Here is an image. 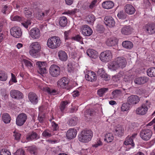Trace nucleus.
Here are the masks:
<instances>
[{
  "label": "nucleus",
  "instance_id": "53",
  "mask_svg": "<svg viewBox=\"0 0 155 155\" xmlns=\"http://www.w3.org/2000/svg\"><path fill=\"white\" fill-rule=\"evenodd\" d=\"M23 62L24 63L25 66L28 68H31L32 66V63L28 60L23 59Z\"/></svg>",
  "mask_w": 155,
  "mask_h": 155
},
{
  "label": "nucleus",
  "instance_id": "57",
  "mask_svg": "<svg viewBox=\"0 0 155 155\" xmlns=\"http://www.w3.org/2000/svg\"><path fill=\"white\" fill-rule=\"evenodd\" d=\"M13 133V136L15 137V139L17 140H19L20 139L21 134L15 131Z\"/></svg>",
  "mask_w": 155,
  "mask_h": 155
},
{
  "label": "nucleus",
  "instance_id": "35",
  "mask_svg": "<svg viewBox=\"0 0 155 155\" xmlns=\"http://www.w3.org/2000/svg\"><path fill=\"white\" fill-rule=\"evenodd\" d=\"M78 118L75 117L70 119L68 122V124L70 126H74L76 125L78 121Z\"/></svg>",
  "mask_w": 155,
  "mask_h": 155
},
{
  "label": "nucleus",
  "instance_id": "33",
  "mask_svg": "<svg viewBox=\"0 0 155 155\" xmlns=\"http://www.w3.org/2000/svg\"><path fill=\"white\" fill-rule=\"evenodd\" d=\"M148 110L147 107H139L136 110L137 114L143 115L145 114Z\"/></svg>",
  "mask_w": 155,
  "mask_h": 155
},
{
  "label": "nucleus",
  "instance_id": "25",
  "mask_svg": "<svg viewBox=\"0 0 155 155\" xmlns=\"http://www.w3.org/2000/svg\"><path fill=\"white\" fill-rule=\"evenodd\" d=\"M77 131L76 129L73 128L70 129L66 133V137L68 139L71 140L74 138L76 136Z\"/></svg>",
  "mask_w": 155,
  "mask_h": 155
},
{
  "label": "nucleus",
  "instance_id": "27",
  "mask_svg": "<svg viewBox=\"0 0 155 155\" xmlns=\"http://www.w3.org/2000/svg\"><path fill=\"white\" fill-rule=\"evenodd\" d=\"M58 54L59 59L61 61H65L67 60L68 55L64 51L62 50L59 51Z\"/></svg>",
  "mask_w": 155,
  "mask_h": 155
},
{
  "label": "nucleus",
  "instance_id": "18",
  "mask_svg": "<svg viewBox=\"0 0 155 155\" xmlns=\"http://www.w3.org/2000/svg\"><path fill=\"white\" fill-rule=\"evenodd\" d=\"M11 97L17 100L22 99L23 95L20 91L15 90H12L10 92Z\"/></svg>",
  "mask_w": 155,
  "mask_h": 155
},
{
  "label": "nucleus",
  "instance_id": "52",
  "mask_svg": "<svg viewBox=\"0 0 155 155\" xmlns=\"http://www.w3.org/2000/svg\"><path fill=\"white\" fill-rule=\"evenodd\" d=\"M72 39H73L75 41H79L80 42H81V44L83 43V42L82 41V38L80 35H78L74 37H73L72 38Z\"/></svg>",
  "mask_w": 155,
  "mask_h": 155
},
{
  "label": "nucleus",
  "instance_id": "42",
  "mask_svg": "<svg viewBox=\"0 0 155 155\" xmlns=\"http://www.w3.org/2000/svg\"><path fill=\"white\" fill-rule=\"evenodd\" d=\"M108 90L107 88H102L98 89L97 91V94L100 97H103L104 94Z\"/></svg>",
  "mask_w": 155,
  "mask_h": 155
},
{
  "label": "nucleus",
  "instance_id": "21",
  "mask_svg": "<svg viewBox=\"0 0 155 155\" xmlns=\"http://www.w3.org/2000/svg\"><path fill=\"white\" fill-rule=\"evenodd\" d=\"M124 132V128L119 125H118L115 127L113 131L115 135L119 137H120L123 135Z\"/></svg>",
  "mask_w": 155,
  "mask_h": 155
},
{
  "label": "nucleus",
  "instance_id": "49",
  "mask_svg": "<svg viewBox=\"0 0 155 155\" xmlns=\"http://www.w3.org/2000/svg\"><path fill=\"white\" fill-rule=\"evenodd\" d=\"M117 16L119 19H125L127 17L126 14L123 11H120L119 12Z\"/></svg>",
  "mask_w": 155,
  "mask_h": 155
},
{
  "label": "nucleus",
  "instance_id": "36",
  "mask_svg": "<svg viewBox=\"0 0 155 155\" xmlns=\"http://www.w3.org/2000/svg\"><path fill=\"white\" fill-rule=\"evenodd\" d=\"M114 139V137L113 134L110 133H107L105 135L104 140L106 141L107 143L111 142Z\"/></svg>",
  "mask_w": 155,
  "mask_h": 155
},
{
  "label": "nucleus",
  "instance_id": "44",
  "mask_svg": "<svg viewBox=\"0 0 155 155\" xmlns=\"http://www.w3.org/2000/svg\"><path fill=\"white\" fill-rule=\"evenodd\" d=\"M8 77V75L6 73L3 71H0V81H5L7 80Z\"/></svg>",
  "mask_w": 155,
  "mask_h": 155
},
{
  "label": "nucleus",
  "instance_id": "26",
  "mask_svg": "<svg viewBox=\"0 0 155 155\" xmlns=\"http://www.w3.org/2000/svg\"><path fill=\"white\" fill-rule=\"evenodd\" d=\"M124 9L125 12L129 15H133L135 12V8L130 4H126L124 6Z\"/></svg>",
  "mask_w": 155,
  "mask_h": 155
},
{
  "label": "nucleus",
  "instance_id": "54",
  "mask_svg": "<svg viewBox=\"0 0 155 155\" xmlns=\"http://www.w3.org/2000/svg\"><path fill=\"white\" fill-rule=\"evenodd\" d=\"M0 155H11L10 152L5 149H2L0 152Z\"/></svg>",
  "mask_w": 155,
  "mask_h": 155
},
{
  "label": "nucleus",
  "instance_id": "43",
  "mask_svg": "<svg viewBox=\"0 0 155 155\" xmlns=\"http://www.w3.org/2000/svg\"><path fill=\"white\" fill-rule=\"evenodd\" d=\"M123 74V72H120L117 74L112 77V80L114 82H117L120 80V78L122 76Z\"/></svg>",
  "mask_w": 155,
  "mask_h": 155
},
{
  "label": "nucleus",
  "instance_id": "39",
  "mask_svg": "<svg viewBox=\"0 0 155 155\" xmlns=\"http://www.w3.org/2000/svg\"><path fill=\"white\" fill-rule=\"evenodd\" d=\"M12 10V7L10 5H4L2 6V12L5 14H8Z\"/></svg>",
  "mask_w": 155,
  "mask_h": 155
},
{
  "label": "nucleus",
  "instance_id": "12",
  "mask_svg": "<svg viewBox=\"0 0 155 155\" xmlns=\"http://www.w3.org/2000/svg\"><path fill=\"white\" fill-rule=\"evenodd\" d=\"M27 116L24 113H21L18 115L16 119V124L18 126H21L25 122Z\"/></svg>",
  "mask_w": 155,
  "mask_h": 155
},
{
  "label": "nucleus",
  "instance_id": "40",
  "mask_svg": "<svg viewBox=\"0 0 155 155\" xmlns=\"http://www.w3.org/2000/svg\"><path fill=\"white\" fill-rule=\"evenodd\" d=\"M27 150L31 154L36 155L37 154V148L36 146H29L28 147Z\"/></svg>",
  "mask_w": 155,
  "mask_h": 155
},
{
  "label": "nucleus",
  "instance_id": "17",
  "mask_svg": "<svg viewBox=\"0 0 155 155\" xmlns=\"http://www.w3.org/2000/svg\"><path fill=\"white\" fill-rule=\"evenodd\" d=\"M115 61L119 68H124L127 64L126 58L123 57H118L115 59Z\"/></svg>",
  "mask_w": 155,
  "mask_h": 155
},
{
  "label": "nucleus",
  "instance_id": "45",
  "mask_svg": "<svg viewBox=\"0 0 155 155\" xmlns=\"http://www.w3.org/2000/svg\"><path fill=\"white\" fill-rule=\"evenodd\" d=\"M52 135V132L48 129H46L42 133V136L46 138L49 137Z\"/></svg>",
  "mask_w": 155,
  "mask_h": 155
},
{
  "label": "nucleus",
  "instance_id": "55",
  "mask_svg": "<svg viewBox=\"0 0 155 155\" xmlns=\"http://www.w3.org/2000/svg\"><path fill=\"white\" fill-rule=\"evenodd\" d=\"M31 23V22L30 20H27L26 21L23 22L21 23V25L25 28H27L28 26L30 25Z\"/></svg>",
  "mask_w": 155,
  "mask_h": 155
},
{
  "label": "nucleus",
  "instance_id": "64",
  "mask_svg": "<svg viewBox=\"0 0 155 155\" xmlns=\"http://www.w3.org/2000/svg\"><path fill=\"white\" fill-rule=\"evenodd\" d=\"M11 80L14 83H16L17 82V81L15 75L13 73H11Z\"/></svg>",
  "mask_w": 155,
  "mask_h": 155
},
{
  "label": "nucleus",
  "instance_id": "5",
  "mask_svg": "<svg viewBox=\"0 0 155 155\" xmlns=\"http://www.w3.org/2000/svg\"><path fill=\"white\" fill-rule=\"evenodd\" d=\"M152 131L149 129H144L141 130L140 132V137L145 141L149 140L152 135Z\"/></svg>",
  "mask_w": 155,
  "mask_h": 155
},
{
  "label": "nucleus",
  "instance_id": "9",
  "mask_svg": "<svg viewBox=\"0 0 155 155\" xmlns=\"http://www.w3.org/2000/svg\"><path fill=\"white\" fill-rule=\"evenodd\" d=\"M144 31L149 34H152L155 33V24L148 23L143 27Z\"/></svg>",
  "mask_w": 155,
  "mask_h": 155
},
{
  "label": "nucleus",
  "instance_id": "41",
  "mask_svg": "<svg viewBox=\"0 0 155 155\" xmlns=\"http://www.w3.org/2000/svg\"><path fill=\"white\" fill-rule=\"evenodd\" d=\"M67 23V20L66 17L62 16L60 18L59 24L61 26L65 27Z\"/></svg>",
  "mask_w": 155,
  "mask_h": 155
},
{
  "label": "nucleus",
  "instance_id": "30",
  "mask_svg": "<svg viewBox=\"0 0 155 155\" xmlns=\"http://www.w3.org/2000/svg\"><path fill=\"white\" fill-rule=\"evenodd\" d=\"M132 30V28L130 26H125L122 28L121 32L123 34L127 35L130 34Z\"/></svg>",
  "mask_w": 155,
  "mask_h": 155
},
{
  "label": "nucleus",
  "instance_id": "6",
  "mask_svg": "<svg viewBox=\"0 0 155 155\" xmlns=\"http://www.w3.org/2000/svg\"><path fill=\"white\" fill-rule=\"evenodd\" d=\"M49 72L51 76L54 77H57L60 74V68L57 65L52 64L49 68Z\"/></svg>",
  "mask_w": 155,
  "mask_h": 155
},
{
  "label": "nucleus",
  "instance_id": "63",
  "mask_svg": "<svg viewBox=\"0 0 155 155\" xmlns=\"http://www.w3.org/2000/svg\"><path fill=\"white\" fill-rule=\"evenodd\" d=\"M25 14L28 17H30L32 14L31 12L29 10L26 12H25Z\"/></svg>",
  "mask_w": 155,
  "mask_h": 155
},
{
  "label": "nucleus",
  "instance_id": "51",
  "mask_svg": "<svg viewBox=\"0 0 155 155\" xmlns=\"http://www.w3.org/2000/svg\"><path fill=\"white\" fill-rule=\"evenodd\" d=\"M121 92L120 90H116L112 92V94L113 98H117L120 94Z\"/></svg>",
  "mask_w": 155,
  "mask_h": 155
},
{
  "label": "nucleus",
  "instance_id": "11",
  "mask_svg": "<svg viewBox=\"0 0 155 155\" xmlns=\"http://www.w3.org/2000/svg\"><path fill=\"white\" fill-rule=\"evenodd\" d=\"M46 64L44 62H38L36 63L38 72L41 74H45L47 73L45 64Z\"/></svg>",
  "mask_w": 155,
  "mask_h": 155
},
{
  "label": "nucleus",
  "instance_id": "34",
  "mask_svg": "<svg viewBox=\"0 0 155 155\" xmlns=\"http://www.w3.org/2000/svg\"><path fill=\"white\" fill-rule=\"evenodd\" d=\"M86 19L88 24L92 25L95 20V17L93 15L90 14L87 16Z\"/></svg>",
  "mask_w": 155,
  "mask_h": 155
},
{
  "label": "nucleus",
  "instance_id": "19",
  "mask_svg": "<svg viewBox=\"0 0 155 155\" xmlns=\"http://www.w3.org/2000/svg\"><path fill=\"white\" fill-rule=\"evenodd\" d=\"M105 25L109 27H114L115 25V22L114 18L110 16H107L104 18Z\"/></svg>",
  "mask_w": 155,
  "mask_h": 155
},
{
  "label": "nucleus",
  "instance_id": "20",
  "mask_svg": "<svg viewBox=\"0 0 155 155\" xmlns=\"http://www.w3.org/2000/svg\"><path fill=\"white\" fill-rule=\"evenodd\" d=\"M39 138V136L36 132L34 131L28 133L26 136V139L28 141L37 140Z\"/></svg>",
  "mask_w": 155,
  "mask_h": 155
},
{
  "label": "nucleus",
  "instance_id": "48",
  "mask_svg": "<svg viewBox=\"0 0 155 155\" xmlns=\"http://www.w3.org/2000/svg\"><path fill=\"white\" fill-rule=\"evenodd\" d=\"M44 91L47 92L48 93L52 95H55L57 94V92L56 90H51L48 87H45L43 88Z\"/></svg>",
  "mask_w": 155,
  "mask_h": 155
},
{
  "label": "nucleus",
  "instance_id": "16",
  "mask_svg": "<svg viewBox=\"0 0 155 155\" xmlns=\"http://www.w3.org/2000/svg\"><path fill=\"white\" fill-rule=\"evenodd\" d=\"M85 78L87 80L91 82L97 80L95 73L91 71H86L85 74Z\"/></svg>",
  "mask_w": 155,
  "mask_h": 155
},
{
  "label": "nucleus",
  "instance_id": "4",
  "mask_svg": "<svg viewBox=\"0 0 155 155\" xmlns=\"http://www.w3.org/2000/svg\"><path fill=\"white\" fill-rule=\"evenodd\" d=\"M99 58L102 62H107L110 61L112 58V55L110 50H106L101 53Z\"/></svg>",
  "mask_w": 155,
  "mask_h": 155
},
{
  "label": "nucleus",
  "instance_id": "56",
  "mask_svg": "<svg viewBox=\"0 0 155 155\" xmlns=\"http://www.w3.org/2000/svg\"><path fill=\"white\" fill-rule=\"evenodd\" d=\"M94 113L93 110H86L84 113V115L86 117H87V116L88 115L91 116Z\"/></svg>",
  "mask_w": 155,
  "mask_h": 155
},
{
  "label": "nucleus",
  "instance_id": "58",
  "mask_svg": "<svg viewBox=\"0 0 155 155\" xmlns=\"http://www.w3.org/2000/svg\"><path fill=\"white\" fill-rule=\"evenodd\" d=\"M97 1V0H94L92 1L89 5L88 7L89 9H92L96 6V4Z\"/></svg>",
  "mask_w": 155,
  "mask_h": 155
},
{
  "label": "nucleus",
  "instance_id": "8",
  "mask_svg": "<svg viewBox=\"0 0 155 155\" xmlns=\"http://www.w3.org/2000/svg\"><path fill=\"white\" fill-rule=\"evenodd\" d=\"M10 32L12 35L17 38L21 37L22 35L21 29L18 27H14L11 28Z\"/></svg>",
  "mask_w": 155,
  "mask_h": 155
},
{
  "label": "nucleus",
  "instance_id": "47",
  "mask_svg": "<svg viewBox=\"0 0 155 155\" xmlns=\"http://www.w3.org/2000/svg\"><path fill=\"white\" fill-rule=\"evenodd\" d=\"M109 68L112 71H115L119 68L116 63L115 61L112 62L108 66Z\"/></svg>",
  "mask_w": 155,
  "mask_h": 155
},
{
  "label": "nucleus",
  "instance_id": "3",
  "mask_svg": "<svg viewBox=\"0 0 155 155\" xmlns=\"http://www.w3.org/2000/svg\"><path fill=\"white\" fill-rule=\"evenodd\" d=\"M41 50L40 45L38 42L32 43L30 46L29 53L33 57H36Z\"/></svg>",
  "mask_w": 155,
  "mask_h": 155
},
{
  "label": "nucleus",
  "instance_id": "38",
  "mask_svg": "<svg viewBox=\"0 0 155 155\" xmlns=\"http://www.w3.org/2000/svg\"><path fill=\"white\" fill-rule=\"evenodd\" d=\"M10 19L12 21H17L20 22H22L24 19V18L18 15L15 16L14 15L11 16Z\"/></svg>",
  "mask_w": 155,
  "mask_h": 155
},
{
  "label": "nucleus",
  "instance_id": "15",
  "mask_svg": "<svg viewBox=\"0 0 155 155\" xmlns=\"http://www.w3.org/2000/svg\"><path fill=\"white\" fill-rule=\"evenodd\" d=\"M127 101L129 105L133 106L139 102L140 98L137 95H132L127 98Z\"/></svg>",
  "mask_w": 155,
  "mask_h": 155
},
{
  "label": "nucleus",
  "instance_id": "60",
  "mask_svg": "<svg viewBox=\"0 0 155 155\" xmlns=\"http://www.w3.org/2000/svg\"><path fill=\"white\" fill-rule=\"evenodd\" d=\"M100 76L105 81H107L108 80V75L105 72H104L103 74H101V75Z\"/></svg>",
  "mask_w": 155,
  "mask_h": 155
},
{
  "label": "nucleus",
  "instance_id": "7",
  "mask_svg": "<svg viewBox=\"0 0 155 155\" xmlns=\"http://www.w3.org/2000/svg\"><path fill=\"white\" fill-rule=\"evenodd\" d=\"M50 12V11L49 10L38 12L36 14V18L39 20H45L49 18Z\"/></svg>",
  "mask_w": 155,
  "mask_h": 155
},
{
  "label": "nucleus",
  "instance_id": "24",
  "mask_svg": "<svg viewBox=\"0 0 155 155\" xmlns=\"http://www.w3.org/2000/svg\"><path fill=\"white\" fill-rule=\"evenodd\" d=\"M29 100L33 104H36L38 101V98L37 95L35 93L31 92L28 94Z\"/></svg>",
  "mask_w": 155,
  "mask_h": 155
},
{
  "label": "nucleus",
  "instance_id": "2",
  "mask_svg": "<svg viewBox=\"0 0 155 155\" xmlns=\"http://www.w3.org/2000/svg\"><path fill=\"white\" fill-rule=\"evenodd\" d=\"M92 131L91 130H84L81 131L78 135V139L81 142L87 143L90 141L92 137Z\"/></svg>",
  "mask_w": 155,
  "mask_h": 155
},
{
  "label": "nucleus",
  "instance_id": "1",
  "mask_svg": "<svg viewBox=\"0 0 155 155\" xmlns=\"http://www.w3.org/2000/svg\"><path fill=\"white\" fill-rule=\"evenodd\" d=\"M61 44L60 38L56 36H52L49 38L47 41L48 47L51 49H55L59 47Z\"/></svg>",
  "mask_w": 155,
  "mask_h": 155
},
{
  "label": "nucleus",
  "instance_id": "28",
  "mask_svg": "<svg viewBox=\"0 0 155 155\" xmlns=\"http://www.w3.org/2000/svg\"><path fill=\"white\" fill-rule=\"evenodd\" d=\"M103 8L106 9H110L112 8L114 6L113 2L110 1H107L103 2L102 4Z\"/></svg>",
  "mask_w": 155,
  "mask_h": 155
},
{
  "label": "nucleus",
  "instance_id": "37",
  "mask_svg": "<svg viewBox=\"0 0 155 155\" xmlns=\"http://www.w3.org/2000/svg\"><path fill=\"white\" fill-rule=\"evenodd\" d=\"M2 119L3 122L6 124L9 123L11 120L10 115L7 113H5L2 115Z\"/></svg>",
  "mask_w": 155,
  "mask_h": 155
},
{
  "label": "nucleus",
  "instance_id": "14",
  "mask_svg": "<svg viewBox=\"0 0 155 155\" xmlns=\"http://www.w3.org/2000/svg\"><path fill=\"white\" fill-rule=\"evenodd\" d=\"M30 37L33 39H38L40 36V32L39 29L36 28H33L29 32Z\"/></svg>",
  "mask_w": 155,
  "mask_h": 155
},
{
  "label": "nucleus",
  "instance_id": "31",
  "mask_svg": "<svg viewBox=\"0 0 155 155\" xmlns=\"http://www.w3.org/2000/svg\"><path fill=\"white\" fill-rule=\"evenodd\" d=\"M122 46L128 50L131 49L133 47V43L128 41H125L123 42L122 44Z\"/></svg>",
  "mask_w": 155,
  "mask_h": 155
},
{
  "label": "nucleus",
  "instance_id": "23",
  "mask_svg": "<svg viewBox=\"0 0 155 155\" xmlns=\"http://www.w3.org/2000/svg\"><path fill=\"white\" fill-rule=\"evenodd\" d=\"M118 42V40L115 37H112L108 38L106 41V45L108 46L111 47L117 45Z\"/></svg>",
  "mask_w": 155,
  "mask_h": 155
},
{
  "label": "nucleus",
  "instance_id": "61",
  "mask_svg": "<svg viewBox=\"0 0 155 155\" xmlns=\"http://www.w3.org/2000/svg\"><path fill=\"white\" fill-rule=\"evenodd\" d=\"M13 5L14 7H16L17 8H19L21 6V4L19 3H17L16 2L14 1L13 2Z\"/></svg>",
  "mask_w": 155,
  "mask_h": 155
},
{
  "label": "nucleus",
  "instance_id": "22",
  "mask_svg": "<svg viewBox=\"0 0 155 155\" xmlns=\"http://www.w3.org/2000/svg\"><path fill=\"white\" fill-rule=\"evenodd\" d=\"M148 81V78L146 76L140 77L135 78L134 82L136 84L141 85L145 84Z\"/></svg>",
  "mask_w": 155,
  "mask_h": 155
},
{
  "label": "nucleus",
  "instance_id": "10",
  "mask_svg": "<svg viewBox=\"0 0 155 155\" xmlns=\"http://www.w3.org/2000/svg\"><path fill=\"white\" fill-rule=\"evenodd\" d=\"M81 32L84 35L89 36L92 34L93 31L88 25H84L81 27Z\"/></svg>",
  "mask_w": 155,
  "mask_h": 155
},
{
  "label": "nucleus",
  "instance_id": "13",
  "mask_svg": "<svg viewBox=\"0 0 155 155\" xmlns=\"http://www.w3.org/2000/svg\"><path fill=\"white\" fill-rule=\"evenodd\" d=\"M69 81L68 79L65 77H63L59 79L57 82V85L58 87L63 88L69 89L67 87L69 84Z\"/></svg>",
  "mask_w": 155,
  "mask_h": 155
},
{
  "label": "nucleus",
  "instance_id": "50",
  "mask_svg": "<svg viewBox=\"0 0 155 155\" xmlns=\"http://www.w3.org/2000/svg\"><path fill=\"white\" fill-rule=\"evenodd\" d=\"M45 119V113H40L38 115V120L41 123H43Z\"/></svg>",
  "mask_w": 155,
  "mask_h": 155
},
{
  "label": "nucleus",
  "instance_id": "62",
  "mask_svg": "<svg viewBox=\"0 0 155 155\" xmlns=\"http://www.w3.org/2000/svg\"><path fill=\"white\" fill-rule=\"evenodd\" d=\"M70 33V30L65 31L64 33V35L65 36V38L66 40L68 39V36Z\"/></svg>",
  "mask_w": 155,
  "mask_h": 155
},
{
  "label": "nucleus",
  "instance_id": "46",
  "mask_svg": "<svg viewBox=\"0 0 155 155\" xmlns=\"http://www.w3.org/2000/svg\"><path fill=\"white\" fill-rule=\"evenodd\" d=\"M147 75L150 77H155V68L149 69L147 71Z\"/></svg>",
  "mask_w": 155,
  "mask_h": 155
},
{
  "label": "nucleus",
  "instance_id": "59",
  "mask_svg": "<svg viewBox=\"0 0 155 155\" xmlns=\"http://www.w3.org/2000/svg\"><path fill=\"white\" fill-rule=\"evenodd\" d=\"M52 125L54 130H56L58 129V124H56L54 121H52Z\"/></svg>",
  "mask_w": 155,
  "mask_h": 155
},
{
  "label": "nucleus",
  "instance_id": "29",
  "mask_svg": "<svg viewBox=\"0 0 155 155\" xmlns=\"http://www.w3.org/2000/svg\"><path fill=\"white\" fill-rule=\"evenodd\" d=\"M86 53L87 55L92 58L95 59L98 56L97 52L92 49H88Z\"/></svg>",
  "mask_w": 155,
  "mask_h": 155
},
{
  "label": "nucleus",
  "instance_id": "32",
  "mask_svg": "<svg viewBox=\"0 0 155 155\" xmlns=\"http://www.w3.org/2000/svg\"><path fill=\"white\" fill-rule=\"evenodd\" d=\"M124 144L126 146H130V148L134 147L135 144L133 142V139L127 137L124 142Z\"/></svg>",
  "mask_w": 155,
  "mask_h": 155
}]
</instances>
